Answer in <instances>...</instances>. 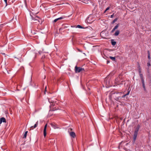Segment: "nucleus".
I'll list each match as a JSON object with an SVG mask.
<instances>
[{
	"instance_id": "obj_7",
	"label": "nucleus",
	"mask_w": 151,
	"mask_h": 151,
	"mask_svg": "<svg viewBox=\"0 0 151 151\" xmlns=\"http://www.w3.org/2000/svg\"><path fill=\"white\" fill-rule=\"evenodd\" d=\"M119 24H117V25H116L112 29V31H111V32L113 33V32L116 29L118 28L119 27Z\"/></svg>"
},
{
	"instance_id": "obj_12",
	"label": "nucleus",
	"mask_w": 151,
	"mask_h": 151,
	"mask_svg": "<svg viewBox=\"0 0 151 151\" xmlns=\"http://www.w3.org/2000/svg\"><path fill=\"white\" fill-rule=\"evenodd\" d=\"M63 19V18L62 17H60V18H57V19H55L54 21V22H56L57 21H58V20H60V19Z\"/></svg>"
},
{
	"instance_id": "obj_27",
	"label": "nucleus",
	"mask_w": 151,
	"mask_h": 151,
	"mask_svg": "<svg viewBox=\"0 0 151 151\" xmlns=\"http://www.w3.org/2000/svg\"><path fill=\"white\" fill-rule=\"evenodd\" d=\"M139 73H140V74H141L140 73H141V71L140 70L139 71Z\"/></svg>"
},
{
	"instance_id": "obj_18",
	"label": "nucleus",
	"mask_w": 151,
	"mask_h": 151,
	"mask_svg": "<svg viewBox=\"0 0 151 151\" xmlns=\"http://www.w3.org/2000/svg\"><path fill=\"white\" fill-rule=\"evenodd\" d=\"M76 27H78V28H83V27L79 25H78Z\"/></svg>"
},
{
	"instance_id": "obj_29",
	"label": "nucleus",
	"mask_w": 151,
	"mask_h": 151,
	"mask_svg": "<svg viewBox=\"0 0 151 151\" xmlns=\"http://www.w3.org/2000/svg\"><path fill=\"white\" fill-rule=\"evenodd\" d=\"M3 54V55H4V54H5L4 53H3V54Z\"/></svg>"
},
{
	"instance_id": "obj_15",
	"label": "nucleus",
	"mask_w": 151,
	"mask_h": 151,
	"mask_svg": "<svg viewBox=\"0 0 151 151\" xmlns=\"http://www.w3.org/2000/svg\"><path fill=\"white\" fill-rule=\"evenodd\" d=\"M116 43V42L115 41H112L111 42V44L113 45H115Z\"/></svg>"
},
{
	"instance_id": "obj_11",
	"label": "nucleus",
	"mask_w": 151,
	"mask_h": 151,
	"mask_svg": "<svg viewBox=\"0 0 151 151\" xmlns=\"http://www.w3.org/2000/svg\"><path fill=\"white\" fill-rule=\"evenodd\" d=\"M139 126H138L137 127L135 131L134 132L135 133H136L137 134H138V132L139 131Z\"/></svg>"
},
{
	"instance_id": "obj_20",
	"label": "nucleus",
	"mask_w": 151,
	"mask_h": 151,
	"mask_svg": "<svg viewBox=\"0 0 151 151\" xmlns=\"http://www.w3.org/2000/svg\"><path fill=\"white\" fill-rule=\"evenodd\" d=\"M117 20V19H114L112 22V24H113L115 22H116V21Z\"/></svg>"
},
{
	"instance_id": "obj_9",
	"label": "nucleus",
	"mask_w": 151,
	"mask_h": 151,
	"mask_svg": "<svg viewBox=\"0 0 151 151\" xmlns=\"http://www.w3.org/2000/svg\"><path fill=\"white\" fill-rule=\"evenodd\" d=\"M119 33H120L119 31L118 30H117L115 32L114 34V35L115 36H117L119 34Z\"/></svg>"
},
{
	"instance_id": "obj_3",
	"label": "nucleus",
	"mask_w": 151,
	"mask_h": 151,
	"mask_svg": "<svg viewBox=\"0 0 151 151\" xmlns=\"http://www.w3.org/2000/svg\"><path fill=\"white\" fill-rule=\"evenodd\" d=\"M32 20L35 21V22H33L35 23H37V22H40V20H41L38 17L36 16L32 18Z\"/></svg>"
},
{
	"instance_id": "obj_21",
	"label": "nucleus",
	"mask_w": 151,
	"mask_h": 151,
	"mask_svg": "<svg viewBox=\"0 0 151 151\" xmlns=\"http://www.w3.org/2000/svg\"><path fill=\"white\" fill-rule=\"evenodd\" d=\"M110 8V7H108L107 8H106V9L105 10V12H106Z\"/></svg>"
},
{
	"instance_id": "obj_30",
	"label": "nucleus",
	"mask_w": 151,
	"mask_h": 151,
	"mask_svg": "<svg viewBox=\"0 0 151 151\" xmlns=\"http://www.w3.org/2000/svg\"><path fill=\"white\" fill-rule=\"evenodd\" d=\"M51 125L52 126L53 124H51Z\"/></svg>"
},
{
	"instance_id": "obj_16",
	"label": "nucleus",
	"mask_w": 151,
	"mask_h": 151,
	"mask_svg": "<svg viewBox=\"0 0 151 151\" xmlns=\"http://www.w3.org/2000/svg\"><path fill=\"white\" fill-rule=\"evenodd\" d=\"M48 101H49V102L50 103H53L54 102V101H52L51 100V99H49L48 100Z\"/></svg>"
},
{
	"instance_id": "obj_17",
	"label": "nucleus",
	"mask_w": 151,
	"mask_h": 151,
	"mask_svg": "<svg viewBox=\"0 0 151 151\" xmlns=\"http://www.w3.org/2000/svg\"><path fill=\"white\" fill-rule=\"evenodd\" d=\"M110 58L112 60H115V57H111V56H110Z\"/></svg>"
},
{
	"instance_id": "obj_4",
	"label": "nucleus",
	"mask_w": 151,
	"mask_h": 151,
	"mask_svg": "<svg viewBox=\"0 0 151 151\" xmlns=\"http://www.w3.org/2000/svg\"><path fill=\"white\" fill-rule=\"evenodd\" d=\"M47 124H46L45 125L44 129V136L45 137L46 135V129H47Z\"/></svg>"
},
{
	"instance_id": "obj_14",
	"label": "nucleus",
	"mask_w": 151,
	"mask_h": 151,
	"mask_svg": "<svg viewBox=\"0 0 151 151\" xmlns=\"http://www.w3.org/2000/svg\"><path fill=\"white\" fill-rule=\"evenodd\" d=\"M147 53H148V58L149 59H150V52L149 51H147Z\"/></svg>"
},
{
	"instance_id": "obj_1",
	"label": "nucleus",
	"mask_w": 151,
	"mask_h": 151,
	"mask_svg": "<svg viewBox=\"0 0 151 151\" xmlns=\"http://www.w3.org/2000/svg\"><path fill=\"white\" fill-rule=\"evenodd\" d=\"M75 71L76 73H79L84 70V69L81 67H78L77 66L75 67Z\"/></svg>"
},
{
	"instance_id": "obj_23",
	"label": "nucleus",
	"mask_w": 151,
	"mask_h": 151,
	"mask_svg": "<svg viewBox=\"0 0 151 151\" xmlns=\"http://www.w3.org/2000/svg\"><path fill=\"white\" fill-rule=\"evenodd\" d=\"M4 1L5 2L6 5H7V0H4Z\"/></svg>"
},
{
	"instance_id": "obj_26",
	"label": "nucleus",
	"mask_w": 151,
	"mask_h": 151,
	"mask_svg": "<svg viewBox=\"0 0 151 151\" xmlns=\"http://www.w3.org/2000/svg\"><path fill=\"white\" fill-rule=\"evenodd\" d=\"M46 88H47V86H46L45 87V91H46Z\"/></svg>"
},
{
	"instance_id": "obj_19",
	"label": "nucleus",
	"mask_w": 151,
	"mask_h": 151,
	"mask_svg": "<svg viewBox=\"0 0 151 151\" xmlns=\"http://www.w3.org/2000/svg\"><path fill=\"white\" fill-rule=\"evenodd\" d=\"M147 65L148 66H149L150 65V61H148V63H147Z\"/></svg>"
},
{
	"instance_id": "obj_2",
	"label": "nucleus",
	"mask_w": 151,
	"mask_h": 151,
	"mask_svg": "<svg viewBox=\"0 0 151 151\" xmlns=\"http://www.w3.org/2000/svg\"><path fill=\"white\" fill-rule=\"evenodd\" d=\"M140 76V78L142 81V84L143 87L144 89H145V84L144 82V81L143 78V77L142 74H139Z\"/></svg>"
},
{
	"instance_id": "obj_5",
	"label": "nucleus",
	"mask_w": 151,
	"mask_h": 151,
	"mask_svg": "<svg viewBox=\"0 0 151 151\" xmlns=\"http://www.w3.org/2000/svg\"><path fill=\"white\" fill-rule=\"evenodd\" d=\"M6 122L5 119L4 117H2L0 119V124H1L2 122Z\"/></svg>"
},
{
	"instance_id": "obj_8",
	"label": "nucleus",
	"mask_w": 151,
	"mask_h": 151,
	"mask_svg": "<svg viewBox=\"0 0 151 151\" xmlns=\"http://www.w3.org/2000/svg\"><path fill=\"white\" fill-rule=\"evenodd\" d=\"M137 134H138L134 133V134L133 136V140L134 142H135L136 139Z\"/></svg>"
},
{
	"instance_id": "obj_10",
	"label": "nucleus",
	"mask_w": 151,
	"mask_h": 151,
	"mask_svg": "<svg viewBox=\"0 0 151 151\" xmlns=\"http://www.w3.org/2000/svg\"><path fill=\"white\" fill-rule=\"evenodd\" d=\"M38 121H37L36 124H35V125H34V126H31V128H32V129H33V128H35L36 127H37V125H38Z\"/></svg>"
},
{
	"instance_id": "obj_28",
	"label": "nucleus",
	"mask_w": 151,
	"mask_h": 151,
	"mask_svg": "<svg viewBox=\"0 0 151 151\" xmlns=\"http://www.w3.org/2000/svg\"><path fill=\"white\" fill-rule=\"evenodd\" d=\"M70 130H72V129L70 128Z\"/></svg>"
},
{
	"instance_id": "obj_25",
	"label": "nucleus",
	"mask_w": 151,
	"mask_h": 151,
	"mask_svg": "<svg viewBox=\"0 0 151 151\" xmlns=\"http://www.w3.org/2000/svg\"><path fill=\"white\" fill-rule=\"evenodd\" d=\"M42 52L41 51H39V53H40V54L41 53V52Z\"/></svg>"
},
{
	"instance_id": "obj_22",
	"label": "nucleus",
	"mask_w": 151,
	"mask_h": 151,
	"mask_svg": "<svg viewBox=\"0 0 151 151\" xmlns=\"http://www.w3.org/2000/svg\"><path fill=\"white\" fill-rule=\"evenodd\" d=\"M129 91H128V93L126 94L125 95H124L123 96L124 97H125L126 96L129 95Z\"/></svg>"
},
{
	"instance_id": "obj_24",
	"label": "nucleus",
	"mask_w": 151,
	"mask_h": 151,
	"mask_svg": "<svg viewBox=\"0 0 151 151\" xmlns=\"http://www.w3.org/2000/svg\"><path fill=\"white\" fill-rule=\"evenodd\" d=\"M113 17V15H111V18H112Z\"/></svg>"
},
{
	"instance_id": "obj_6",
	"label": "nucleus",
	"mask_w": 151,
	"mask_h": 151,
	"mask_svg": "<svg viewBox=\"0 0 151 151\" xmlns=\"http://www.w3.org/2000/svg\"><path fill=\"white\" fill-rule=\"evenodd\" d=\"M70 135L73 137V138H75L76 137V134L75 133L73 132H71L69 133Z\"/></svg>"
},
{
	"instance_id": "obj_13",
	"label": "nucleus",
	"mask_w": 151,
	"mask_h": 151,
	"mask_svg": "<svg viewBox=\"0 0 151 151\" xmlns=\"http://www.w3.org/2000/svg\"><path fill=\"white\" fill-rule=\"evenodd\" d=\"M27 132H28V131H26L24 134V136H23V138H25L26 137V136H27Z\"/></svg>"
}]
</instances>
